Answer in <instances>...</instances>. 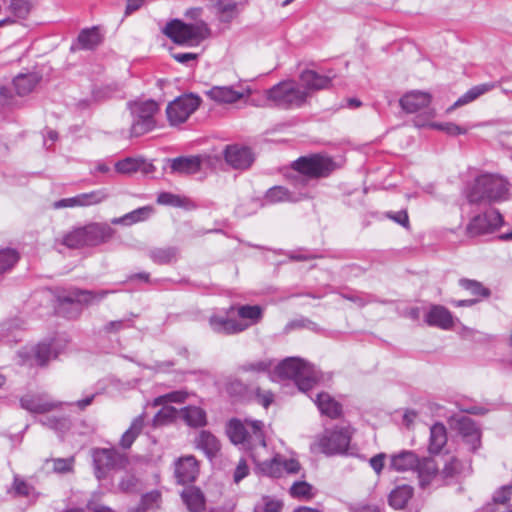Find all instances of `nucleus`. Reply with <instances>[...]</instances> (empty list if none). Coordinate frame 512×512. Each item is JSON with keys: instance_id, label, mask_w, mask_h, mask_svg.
Wrapping results in <instances>:
<instances>
[{"instance_id": "obj_8", "label": "nucleus", "mask_w": 512, "mask_h": 512, "mask_svg": "<svg viewBox=\"0 0 512 512\" xmlns=\"http://www.w3.org/2000/svg\"><path fill=\"white\" fill-rule=\"evenodd\" d=\"M127 109L130 111L132 123L130 134L132 137H139L156 127L155 115L159 112V105L152 99L135 100L127 102Z\"/></svg>"}, {"instance_id": "obj_60", "label": "nucleus", "mask_w": 512, "mask_h": 512, "mask_svg": "<svg viewBox=\"0 0 512 512\" xmlns=\"http://www.w3.org/2000/svg\"><path fill=\"white\" fill-rule=\"evenodd\" d=\"M132 321L129 319L114 320L105 324L103 330L106 333H117L120 330L132 327Z\"/></svg>"}, {"instance_id": "obj_18", "label": "nucleus", "mask_w": 512, "mask_h": 512, "mask_svg": "<svg viewBox=\"0 0 512 512\" xmlns=\"http://www.w3.org/2000/svg\"><path fill=\"white\" fill-rule=\"evenodd\" d=\"M20 405L31 413L45 414L60 408L62 403L50 400L45 395L32 394L23 396L20 399Z\"/></svg>"}, {"instance_id": "obj_53", "label": "nucleus", "mask_w": 512, "mask_h": 512, "mask_svg": "<svg viewBox=\"0 0 512 512\" xmlns=\"http://www.w3.org/2000/svg\"><path fill=\"white\" fill-rule=\"evenodd\" d=\"M115 169L121 174H131L139 171V158L127 157L115 164Z\"/></svg>"}, {"instance_id": "obj_35", "label": "nucleus", "mask_w": 512, "mask_h": 512, "mask_svg": "<svg viewBox=\"0 0 512 512\" xmlns=\"http://www.w3.org/2000/svg\"><path fill=\"white\" fill-rule=\"evenodd\" d=\"M447 443L446 428L442 423H435L430 428L428 450L431 454H438Z\"/></svg>"}, {"instance_id": "obj_40", "label": "nucleus", "mask_w": 512, "mask_h": 512, "mask_svg": "<svg viewBox=\"0 0 512 512\" xmlns=\"http://www.w3.org/2000/svg\"><path fill=\"white\" fill-rule=\"evenodd\" d=\"M143 428H144V417H143V415H140L132 421L129 429H127L123 433V435L120 439V446L123 449H129L132 446V444L134 443V441L136 440V438L140 435Z\"/></svg>"}, {"instance_id": "obj_21", "label": "nucleus", "mask_w": 512, "mask_h": 512, "mask_svg": "<svg viewBox=\"0 0 512 512\" xmlns=\"http://www.w3.org/2000/svg\"><path fill=\"white\" fill-rule=\"evenodd\" d=\"M311 197L310 191L291 192L283 186H274L268 189L265 193L264 199L267 203L275 204L279 202H298L303 199Z\"/></svg>"}, {"instance_id": "obj_55", "label": "nucleus", "mask_w": 512, "mask_h": 512, "mask_svg": "<svg viewBox=\"0 0 512 512\" xmlns=\"http://www.w3.org/2000/svg\"><path fill=\"white\" fill-rule=\"evenodd\" d=\"M431 126L437 130L445 132L447 135H450V136H457V135L467 133L466 128L461 127L452 122L433 123Z\"/></svg>"}, {"instance_id": "obj_30", "label": "nucleus", "mask_w": 512, "mask_h": 512, "mask_svg": "<svg viewBox=\"0 0 512 512\" xmlns=\"http://www.w3.org/2000/svg\"><path fill=\"white\" fill-rule=\"evenodd\" d=\"M315 403L321 414L331 419H337L342 415V405L326 392L318 393Z\"/></svg>"}, {"instance_id": "obj_36", "label": "nucleus", "mask_w": 512, "mask_h": 512, "mask_svg": "<svg viewBox=\"0 0 512 512\" xmlns=\"http://www.w3.org/2000/svg\"><path fill=\"white\" fill-rule=\"evenodd\" d=\"M496 83H482L476 86H473L470 88L466 93H464L461 97L458 98V100L451 106L449 110H453L457 107L466 105L474 100H476L478 97L482 96L483 94L493 90L496 87Z\"/></svg>"}, {"instance_id": "obj_48", "label": "nucleus", "mask_w": 512, "mask_h": 512, "mask_svg": "<svg viewBox=\"0 0 512 512\" xmlns=\"http://www.w3.org/2000/svg\"><path fill=\"white\" fill-rule=\"evenodd\" d=\"M188 202L189 200L186 197H181L170 192H161L157 196V203L165 206L185 207Z\"/></svg>"}, {"instance_id": "obj_46", "label": "nucleus", "mask_w": 512, "mask_h": 512, "mask_svg": "<svg viewBox=\"0 0 512 512\" xmlns=\"http://www.w3.org/2000/svg\"><path fill=\"white\" fill-rule=\"evenodd\" d=\"M20 254L16 249H0V275L10 271L19 261Z\"/></svg>"}, {"instance_id": "obj_54", "label": "nucleus", "mask_w": 512, "mask_h": 512, "mask_svg": "<svg viewBox=\"0 0 512 512\" xmlns=\"http://www.w3.org/2000/svg\"><path fill=\"white\" fill-rule=\"evenodd\" d=\"M83 207L96 205L101 203L107 198V193L104 189L94 190L88 193H81Z\"/></svg>"}, {"instance_id": "obj_10", "label": "nucleus", "mask_w": 512, "mask_h": 512, "mask_svg": "<svg viewBox=\"0 0 512 512\" xmlns=\"http://www.w3.org/2000/svg\"><path fill=\"white\" fill-rule=\"evenodd\" d=\"M504 224L502 214L497 209H489L474 216L466 226V235L474 238L492 234Z\"/></svg>"}, {"instance_id": "obj_5", "label": "nucleus", "mask_w": 512, "mask_h": 512, "mask_svg": "<svg viewBox=\"0 0 512 512\" xmlns=\"http://www.w3.org/2000/svg\"><path fill=\"white\" fill-rule=\"evenodd\" d=\"M264 106L281 109L300 108L307 103L309 94L295 80L281 81L264 91Z\"/></svg>"}, {"instance_id": "obj_42", "label": "nucleus", "mask_w": 512, "mask_h": 512, "mask_svg": "<svg viewBox=\"0 0 512 512\" xmlns=\"http://www.w3.org/2000/svg\"><path fill=\"white\" fill-rule=\"evenodd\" d=\"M458 283L461 288L468 291L474 298H479V302L491 296V290L477 280L461 278Z\"/></svg>"}, {"instance_id": "obj_9", "label": "nucleus", "mask_w": 512, "mask_h": 512, "mask_svg": "<svg viewBox=\"0 0 512 512\" xmlns=\"http://www.w3.org/2000/svg\"><path fill=\"white\" fill-rule=\"evenodd\" d=\"M163 32L169 39L179 45L194 46L204 39L201 27L178 19L167 23Z\"/></svg>"}, {"instance_id": "obj_22", "label": "nucleus", "mask_w": 512, "mask_h": 512, "mask_svg": "<svg viewBox=\"0 0 512 512\" xmlns=\"http://www.w3.org/2000/svg\"><path fill=\"white\" fill-rule=\"evenodd\" d=\"M103 42V35L97 26L82 29L72 43L70 51L94 50Z\"/></svg>"}, {"instance_id": "obj_12", "label": "nucleus", "mask_w": 512, "mask_h": 512, "mask_svg": "<svg viewBox=\"0 0 512 512\" xmlns=\"http://www.w3.org/2000/svg\"><path fill=\"white\" fill-rule=\"evenodd\" d=\"M351 441V434L346 427H335L325 430L318 441L322 453L331 456L347 452Z\"/></svg>"}, {"instance_id": "obj_44", "label": "nucleus", "mask_w": 512, "mask_h": 512, "mask_svg": "<svg viewBox=\"0 0 512 512\" xmlns=\"http://www.w3.org/2000/svg\"><path fill=\"white\" fill-rule=\"evenodd\" d=\"M56 357L57 352L50 343H39L34 348V359L38 366L44 367Z\"/></svg>"}, {"instance_id": "obj_17", "label": "nucleus", "mask_w": 512, "mask_h": 512, "mask_svg": "<svg viewBox=\"0 0 512 512\" xmlns=\"http://www.w3.org/2000/svg\"><path fill=\"white\" fill-rule=\"evenodd\" d=\"M224 158L228 165L239 170L248 169L254 162L251 149L239 145L227 146L224 151Z\"/></svg>"}, {"instance_id": "obj_25", "label": "nucleus", "mask_w": 512, "mask_h": 512, "mask_svg": "<svg viewBox=\"0 0 512 512\" xmlns=\"http://www.w3.org/2000/svg\"><path fill=\"white\" fill-rule=\"evenodd\" d=\"M431 95L422 91H412L400 98V106L406 113H416L431 103Z\"/></svg>"}, {"instance_id": "obj_31", "label": "nucleus", "mask_w": 512, "mask_h": 512, "mask_svg": "<svg viewBox=\"0 0 512 512\" xmlns=\"http://www.w3.org/2000/svg\"><path fill=\"white\" fill-rule=\"evenodd\" d=\"M195 444L196 447L202 450L209 459L214 458L221 448L219 440L207 430L199 432L195 439Z\"/></svg>"}, {"instance_id": "obj_39", "label": "nucleus", "mask_w": 512, "mask_h": 512, "mask_svg": "<svg viewBox=\"0 0 512 512\" xmlns=\"http://www.w3.org/2000/svg\"><path fill=\"white\" fill-rule=\"evenodd\" d=\"M152 213V208L150 206H144L137 208L122 217L113 218L111 220L112 224L115 225H132L141 221H144L150 217Z\"/></svg>"}, {"instance_id": "obj_20", "label": "nucleus", "mask_w": 512, "mask_h": 512, "mask_svg": "<svg viewBox=\"0 0 512 512\" xmlns=\"http://www.w3.org/2000/svg\"><path fill=\"white\" fill-rule=\"evenodd\" d=\"M424 322L430 327L450 330L454 327L452 313L442 305H431L424 317Z\"/></svg>"}, {"instance_id": "obj_51", "label": "nucleus", "mask_w": 512, "mask_h": 512, "mask_svg": "<svg viewBox=\"0 0 512 512\" xmlns=\"http://www.w3.org/2000/svg\"><path fill=\"white\" fill-rule=\"evenodd\" d=\"M13 490L17 496L29 497L35 494L34 486L18 475L14 476Z\"/></svg>"}, {"instance_id": "obj_45", "label": "nucleus", "mask_w": 512, "mask_h": 512, "mask_svg": "<svg viewBox=\"0 0 512 512\" xmlns=\"http://www.w3.org/2000/svg\"><path fill=\"white\" fill-rule=\"evenodd\" d=\"M32 9L31 0H10V4L7 10L12 14L9 16L14 19L15 22L17 19H26L30 14Z\"/></svg>"}, {"instance_id": "obj_15", "label": "nucleus", "mask_w": 512, "mask_h": 512, "mask_svg": "<svg viewBox=\"0 0 512 512\" xmlns=\"http://www.w3.org/2000/svg\"><path fill=\"white\" fill-rule=\"evenodd\" d=\"M334 75L320 74L312 69H304L299 74L302 90H307L309 96L311 93L329 89L332 86Z\"/></svg>"}, {"instance_id": "obj_64", "label": "nucleus", "mask_w": 512, "mask_h": 512, "mask_svg": "<svg viewBox=\"0 0 512 512\" xmlns=\"http://www.w3.org/2000/svg\"><path fill=\"white\" fill-rule=\"evenodd\" d=\"M249 474V468L245 459H240L234 471V482L239 483Z\"/></svg>"}, {"instance_id": "obj_16", "label": "nucleus", "mask_w": 512, "mask_h": 512, "mask_svg": "<svg viewBox=\"0 0 512 512\" xmlns=\"http://www.w3.org/2000/svg\"><path fill=\"white\" fill-rule=\"evenodd\" d=\"M199 474V464L192 455L180 457L175 461L174 475L178 484L193 483Z\"/></svg>"}, {"instance_id": "obj_63", "label": "nucleus", "mask_w": 512, "mask_h": 512, "mask_svg": "<svg viewBox=\"0 0 512 512\" xmlns=\"http://www.w3.org/2000/svg\"><path fill=\"white\" fill-rule=\"evenodd\" d=\"M256 399L264 408H268L274 401V394L271 391L256 390Z\"/></svg>"}, {"instance_id": "obj_49", "label": "nucleus", "mask_w": 512, "mask_h": 512, "mask_svg": "<svg viewBox=\"0 0 512 512\" xmlns=\"http://www.w3.org/2000/svg\"><path fill=\"white\" fill-rule=\"evenodd\" d=\"M303 328L311 330L316 333H319L322 330L317 323L313 322L308 318L302 317L288 322L284 328V332L289 333L292 330Z\"/></svg>"}, {"instance_id": "obj_6", "label": "nucleus", "mask_w": 512, "mask_h": 512, "mask_svg": "<svg viewBox=\"0 0 512 512\" xmlns=\"http://www.w3.org/2000/svg\"><path fill=\"white\" fill-rule=\"evenodd\" d=\"M280 379H291L302 392L311 390L320 380L314 366L296 357L282 360L274 370Z\"/></svg>"}, {"instance_id": "obj_1", "label": "nucleus", "mask_w": 512, "mask_h": 512, "mask_svg": "<svg viewBox=\"0 0 512 512\" xmlns=\"http://www.w3.org/2000/svg\"><path fill=\"white\" fill-rule=\"evenodd\" d=\"M511 184L507 178L497 173L484 172L466 183L463 196L469 204H492L510 198Z\"/></svg>"}, {"instance_id": "obj_29", "label": "nucleus", "mask_w": 512, "mask_h": 512, "mask_svg": "<svg viewBox=\"0 0 512 512\" xmlns=\"http://www.w3.org/2000/svg\"><path fill=\"white\" fill-rule=\"evenodd\" d=\"M42 77L36 72L20 73L13 79V87L18 96L31 93L39 84Z\"/></svg>"}, {"instance_id": "obj_59", "label": "nucleus", "mask_w": 512, "mask_h": 512, "mask_svg": "<svg viewBox=\"0 0 512 512\" xmlns=\"http://www.w3.org/2000/svg\"><path fill=\"white\" fill-rule=\"evenodd\" d=\"M311 485L305 481L295 482L290 488V494L293 497H309L311 495Z\"/></svg>"}, {"instance_id": "obj_56", "label": "nucleus", "mask_w": 512, "mask_h": 512, "mask_svg": "<svg viewBox=\"0 0 512 512\" xmlns=\"http://www.w3.org/2000/svg\"><path fill=\"white\" fill-rule=\"evenodd\" d=\"M18 105L11 89L6 86H0V106L3 108H14Z\"/></svg>"}, {"instance_id": "obj_26", "label": "nucleus", "mask_w": 512, "mask_h": 512, "mask_svg": "<svg viewBox=\"0 0 512 512\" xmlns=\"http://www.w3.org/2000/svg\"><path fill=\"white\" fill-rule=\"evenodd\" d=\"M247 0L242 1H230V0H218L214 4V9L217 18L220 22L230 23L233 19L238 17L240 12L246 5Z\"/></svg>"}, {"instance_id": "obj_13", "label": "nucleus", "mask_w": 512, "mask_h": 512, "mask_svg": "<svg viewBox=\"0 0 512 512\" xmlns=\"http://www.w3.org/2000/svg\"><path fill=\"white\" fill-rule=\"evenodd\" d=\"M201 103L200 97L190 93L177 97L167 106V118L171 125L184 123Z\"/></svg>"}, {"instance_id": "obj_28", "label": "nucleus", "mask_w": 512, "mask_h": 512, "mask_svg": "<svg viewBox=\"0 0 512 512\" xmlns=\"http://www.w3.org/2000/svg\"><path fill=\"white\" fill-rule=\"evenodd\" d=\"M417 465L419 457L413 451L402 450L390 457V468L398 472L414 471Z\"/></svg>"}, {"instance_id": "obj_23", "label": "nucleus", "mask_w": 512, "mask_h": 512, "mask_svg": "<svg viewBox=\"0 0 512 512\" xmlns=\"http://www.w3.org/2000/svg\"><path fill=\"white\" fill-rule=\"evenodd\" d=\"M172 174H195L201 169L202 159L198 155L179 156L167 159Z\"/></svg>"}, {"instance_id": "obj_14", "label": "nucleus", "mask_w": 512, "mask_h": 512, "mask_svg": "<svg viewBox=\"0 0 512 512\" xmlns=\"http://www.w3.org/2000/svg\"><path fill=\"white\" fill-rule=\"evenodd\" d=\"M235 310L234 306L225 309L223 313H214L208 319V324L214 333L222 335H235L245 331L249 324L230 317Z\"/></svg>"}, {"instance_id": "obj_24", "label": "nucleus", "mask_w": 512, "mask_h": 512, "mask_svg": "<svg viewBox=\"0 0 512 512\" xmlns=\"http://www.w3.org/2000/svg\"><path fill=\"white\" fill-rule=\"evenodd\" d=\"M206 94L217 103L231 104L250 94V89L235 90L232 86H214Z\"/></svg>"}, {"instance_id": "obj_50", "label": "nucleus", "mask_w": 512, "mask_h": 512, "mask_svg": "<svg viewBox=\"0 0 512 512\" xmlns=\"http://www.w3.org/2000/svg\"><path fill=\"white\" fill-rule=\"evenodd\" d=\"M272 365V360H259L255 362L244 363L239 367V370L246 373H266L270 371Z\"/></svg>"}, {"instance_id": "obj_4", "label": "nucleus", "mask_w": 512, "mask_h": 512, "mask_svg": "<svg viewBox=\"0 0 512 512\" xmlns=\"http://www.w3.org/2000/svg\"><path fill=\"white\" fill-rule=\"evenodd\" d=\"M263 427L264 424L260 420L241 421L232 418L227 422L225 431L233 444L241 445L244 450L253 451L257 447H266Z\"/></svg>"}, {"instance_id": "obj_34", "label": "nucleus", "mask_w": 512, "mask_h": 512, "mask_svg": "<svg viewBox=\"0 0 512 512\" xmlns=\"http://www.w3.org/2000/svg\"><path fill=\"white\" fill-rule=\"evenodd\" d=\"M414 471L418 473L420 485H428L438 472L435 460L431 457L419 458V465L415 466Z\"/></svg>"}, {"instance_id": "obj_33", "label": "nucleus", "mask_w": 512, "mask_h": 512, "mask_svg": "<svg viewBox=\"0 0 512 512\" xmlns=\"http://www.w3.org/2000/svg\"><path fill=\"white\" fill-rule=\"evenodd\" d=\"M148 256L157 265H170L177 262L179 249L174 246L153 248Z\"/></svg>"}, {"instance_id": "obj_32", "label": "nucleus", "mask_w": 512, "mask_h": 512, "mask_svg": "<svg viewBox=\"0 0 512 512\" xmlns=\"http://www.w3.org/2000/svg\"><path fill=\"white\" fill-rule=\"evenodd\" d=\"M413 493L414 489L410 485L403 484L396 486L388 496V503L396 510L404 509L412 498Z\"/></svg>"}, {"instance_id": "obj_61", "label": "nucleus", "mask_w": 512, "mask_h": 512, "mask_svg": "<svg viewBox=\"0 0 512 512\" xmlns=\"http://www.w3.org/2000/svg\"><path fill=\"white\" fill-rule=\"evenodd\" d=\"M83 207L81 194H78L71 198H63L53 203L55 209L67 208V207Z\"/></svg>"}, {"instance_id": "obj_43", "label": "nucleus", "mask_w": 512, "mask_h": 512, "mask_svg": "<svg viewBox=\"0 0 512 512\" xmlns=\"http://www.w3.org/2000/svg\"><path fill=\"white\" fill-rule=\"evenodd\" d=\"M162 500V495L159 490H152L141 496L138 506L134 512H148L159 509Z\"/></svg>"}, {"instance_id": "obj_27", "label": "nucleus", "mask_w": 512, "mask_h": 512, "mask_svg": "<svg viewBox=\"0 0 512 512\" xmlns=\"http://www.w3.org/2000/svg\"><path fill=\"white\" fill-rule=\"evenodd\" d=\"M183 503L190 512H203L206 498L199 487L188 486L180 494Z\"/></svg>"}, {"instance_id": "obj_57", "label": "nucleus", "mask_w": 512, "mask_h": 512, "mask_svg": "<svg viewBox=\"0 0 512 512\" xmlns=\"http://www.w3.org/2000/svg\"><path fill=\"white\" fill-rule=\"evenodd\" d=\"M385 216L394 221L395 223L399 224L403 228L409 230L410 229V222H409V216L407 213V210L403 209L397 212L388 211L385 213Z\"/></svg>"}, {"instance_id": "obj_62", "label": "nucleus", "mask_w": 512, "mask_h": 512, "mask_svg": "<svg viewBox=\"0 0 512 512\" xmlns=\"http://www.w3.org/2000/svg\"><path fill=\"white\" fill-rule=\"evenodd\" d=\"M263 508L262 512H281L283 503L280 500L272 499L269 496L263 497Z\"/></svg>"}, {"instance_id": "obj_2", "label": "nucleus", "mask_w": 512, "mask_h": 512, "mask_svg": "<svg viewBox=\"0 0 512 512\" xmlns=\"http://www.w3.org/2000/svg\"><path fill=\"white\" fill-rule=\"evenodd\" d=\"M336 169L334 160L325 155L301 156L291 164L292 172L287 178L295 189L309 191L319 179L326 178Z\"/></svg>"}, {"instance_id": "obj_7", "label": "nucleus", "mask_w": 512, "mask_h": 512, "mask_svg": "<svg viewBox=\"0 0 512 512\" xmlns=\"http://www.w3.org/2000/svg\"><path fill=\"white\" fill-rule=\"evenodd\" d=\"M114 233L115 230L106 223H90L67 233L62 244L71 249L95 247L110 241Z\"/></svg>"}, {"instance_id": "obj_52", "label": "nucleus", "mask_w": 512, "mask_h": 512, "mask_svg": "<svg viewBox=\"0 0 512 512\" xmlns=\"http://www.w3.org/2000/svg\"><path fill=\"white\" fill-rule=\"evenodd\" d=\"M46 462H50L49 459L46 460ZM51 462L53 463V471L55 473L59 474H65L73 471L75 458L73 456L68 458H54L51 459Z\"/></svg>"}, {"instance_id": "obj_58", "label": "nucleus", "mask_w": 512, "mask_h": 512, "mask_svg": "<svg viewBox=\"0 0 512 512\" xmlns=\"http://www.w3.org/2000/svg\"><path fill=\"white\" fill-rule=\"evenodd\" d=\"M138 479L132 474H125L118 484L120 491L125 493L134 492L137 488Z\"/></svg>"}, {"instance_id": "obj_11", "label": "nucleus", "mask_w": 512, "mask_h": 512, "mask_svg": "<svg viewBox=\"0 0 512 512\" xmlns=\"http://www.w3.org/2000/svg\"><path fill=\"white\" fill-rule=\"evenodd\" d=\"M94 474L98 480L104 479L108 472L125 466L127 459L113 448H96L92 453Z\"/></svg>"}, {"instance_id": "obj_47", "label": "nucleus", "mask_w": 512, "mask_h": 512, "mask_svg": "<svg viewBox=\"0 0 512 512\" xmlns=\"http://www.w3.org/2000/svg\"><path fill=\"white\" fill-rule=\"evenodd\" d=\"M39 422L43 426L52 429L56 432H65L69 430L71 426L70 419L66 416H46L41 418Z\"/></svg>"}, {"instance_id": "obj_38", "label": "nucleus", "mask_w": 512, "mask_h": 512, "mask_svg": "<svg viewBox=\"0 0 512 512\" xmlns=\"http://www.w3.org/2000/svg\"><path fill=\"white\" fill-rule=\"evenodd\" d=\"M181 416L190 427H203L207 424L205 410L197 406H186L181 409Z\"/></svg>"}, {"instance_id": "obj_3", "label": "nucleus", "mask_w": 512, "mask_h": 512, "mask_svg": "<svg viewBox=\"0 0 512 512\" xmlns=\"http://www.w3.org/2000/svg\"><path fill=\"white\" fill-rule=\"evenodd\" d=\"M115 290H86L72 287L56 295L57 311L67 318H76L81 314L83 306L100 303Z\"/></svg>"}, {"instance_id": "obj_37", "label": "nucleus", "mask_w": 512, "mask_h": 512, "mask_svg": "<svg viewBox=\"0 0 512 512\" xmlns=\"http://www.w3.org/2000/svg\"><path fill=\"white\" fill-rule=\"evenodd\" d=\"M259 472L265 476L279 478L283 474L282 456L276 455L270 460L257 462L254 455L251 454Z\"/></svg>"}, {"instance_id": "obj_41", "label": "nucleus", "mask_w": 512, "mask_h": 512, "mask_svg": "<svg viewBox=\"0 0 512 512\" xmlns=\"http://www.w3.org/2000/svg\"><path fill=\"white\" fill-rule=\"evenodd\" d=\"M236 310L240 321L249 324V327L259 323L263 318V308L259 305H241Z\"/></svg>"}, {"instance_id": "obj_19", "label": "nucleus", "mask_w": 512, "mask_h": 512, "mask_svg": "<svg viewBox=\"0 0 512 512\" xmlns=\"http://www.w3.org/2000/svg\"><path fill=\"white\" fill-rule=\"evenodd\" d=\"M456 429L470 451L475 452L480 447L481 432L471 418L463 416L458 419Z\"/></svg>"}]
</instances>
